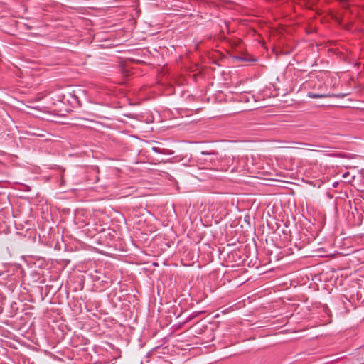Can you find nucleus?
<instances>
[{
    "instance_id": "1",
    "label": "nucleus",
    "mask_w": 364,
    "mask_h": 364,
    "mask_svg": "<svg viewBox=\"0 0 364 364\" xmlns=\"http://www.w3.org/2000/svg\"><path fill=\"white\" fill-rule=\"evenodd\" d=\"M201 154L204 156H207L206 158L203 159V161L207 162H210L213 165L215 164V152H207V151H201ZM202 160V159H200Z\"/></svg>"
},
{
    "instance_id": "2",
    "label": "nucleus",
    "mask_w": 364,
    "mask_h": 364,
    "mask_svg": "<svg viewBox=\"0 0 364 364\" xmlns=\"http://www.w3.org/2000/svg\"><path fill=\"white\" fill-rule=\"evenodd\" d=\"M309 97H311V98H321L323 97H324L323 95H320V94H316V93H312V92H309Z\"/></svg>"
},
{
    "instance_id": "3",
    "label": "nucleus",
    "mask_w": 364,
    "mask_h": 364,
    "mask_svg": "<svg viewBox=\"0 0 364 364\" xmlns=\"http://www.w3.org/2000/svg\"><path fill=\"white\" fill-rule=\"evenodd\" d=\"M152 150L156 152V153H159V154H166V152L164 151V149H162L159 147H152Z\"/></svg>"
},
{
    "instance_id": "4",
    "label": "nucleus",
    "mask_w": 364,
    "mask_h": 364,
    "mask_svg": "<svg viewBox=\"0 0 364 364\" xmlns=\"http://www.w3.org/2000/svg\"><path fill=\"white\" fill-rule=\"evenodd\" d=\"M242 171V170L240 169V166H234L231 168V170H230V171H231V172H237V171H239V172H240V171Z\"/></svg>"
},
{
    "instance_id": "5",
    "label": "nucleus",
    "mask_w": 364,
    "mask_h": 364,
    "mask_svg": "<svg viewBox=\"0 0 364 364\" xmlns=\"http://www.w3.org/2000/svg\"><path fill=\"white\" fill-rule=\"evenodd\" d=\"M226 160L228 161V163H229L230 161H235V158L233 156H226Z\"/></svg>"
},
{
    "instance_id": "6",
    "label": "nucleus",
    "mask_w": 364,
    "mask_h": 364,
    "mask_svg": "<svg viewBox=\"0 0 364 364\" xmlns=\"http://www.w3.org/2000/svg\"><path fill=\"white\" fill-rule=\"evenodd\" d=\"M244 161H245L244 159H237V163L240 164V163L244 162Z\"/></svg>"
},
{
    "instance_id": "7",
    "label": "nucleus",
    "mask_w": 364,
    "mask_h": 364,
    "mask_svg": "<svg viewBox=\"0 0 364 364\" xmlns=\"http://www.w3.org/2000/svg\"><path fill=\"white\" fill-rule=\"evenodd\" d=\"M240 60H243V61L246 60V59L244 58H240Z\"/></svg>"
}]
</instances>
